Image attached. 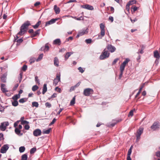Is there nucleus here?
Segmentation results:
<instances>
[{
    "instance_id": "5fc2aeb1",
    "label": "nucleus",
    "mask_w": 160,
    "mask_h": 160,
    "mask_svg": "<svg viewBox=\"0 0 160 160\" xmlns=\"http://www.w3.org/2000/svg\"><path fill=\"white\" fill-rule=\"evenodd\" d=\"M144 47H143L142 46V48L141 50H140V51H139V52H138V53H140L141 54L143 53V50H144Z\"/></svg>"
},
{
    "instance_id": "f257e3e1",
    "label": "nucleus",
    "mask_w": 160,
    "mask_h": 160,
    "mask_svg": "<svg viewBox=\"0 0 160 160\" xmlns=\"http://www.w3.org/2000/svg\"><path fill=\"white\" fill-rule=\"evenodd\" d=\"M30 25L29 21H27L25 22L20 27V31L18 33L16 37H15V39L16 40L18 39L19 37L18 35H22L24 34L27 31L28 27Z\"/></svg>"
},
{
    "instance_id": "09e8293b",
    "label": "nucleus",
    "mask_w": 160,
    "mask_h": 160,
    "mask_svg": "<svg viewBox=\"0 0 160 160\" xmlns=\"http://www.w3.org/2000/svg\"><path fill=\"white\" fill-rule=\"evenodd\" d=\"M55 90L59 93H60L61 92V88H58V87H56Z\"/></svg>"
},
{
    "instance_id": "0e129e2a",
    "label": "nucleus",
    "mask_w": 160,
    "mask_h": 160,
    "mask_svg": "<svg viewBox=\"0 0 160 160\" xmlns=\"http://www.w3.org/2000/svg\"><path fill=\"white\" fill-rule=\"evenodd\" d=\"M57 96V94L55 93H53L51 96L50 98H56Z\"/></svg>"
},
{
    "instance_id": "a19ab883",
    "label": "nucleus",
    "mask_w": 160,
    "mask_h": 160,
    "mask_svg": "<svg viewBox=\"0 0 160 160\" xmlns=\"http://www.w3.org/2000/svg\"><path fill=\"white\" fill-rule=\"evenodd\" d=\"M131 8L133 9V12H134L138 10V8L136 6H132Z\"/></svg>"
},
{
    "instance_id": "b1692460",
    "label": "nucleus",
    "mask_w": 160,
    "mask_h": 160,
    "mask_svg": "<svg viewBox=\"0 0 160 160\" xmlns=\"http://www.w3.org/2000/svg\"><path fill=\"white\" fill-rule=\"evenodd\" d=\"M47 84H44L43 85V88L42 91V93L43 94H44L47 91Z\"/></svg>"
},
{
    "instance_id": "2eb2a0df",
    "label": "nucleus",
    "mask_w": 160,
    "mask_h": 160,
    "mask_svg": "<svg viewBox=\"0 0 160 160\" xmlns=\"http://www.w3.org/2000/svg\"><path fill=\"white\" fill-rule=\"evenodd\" d=\"M5 84L2 83L1 84V88L2 91L3 92H8L7 89L5 88Z\"/></svg>"
},
{
    "instance_id": "7c9ffc66",
    "label": "nucleus",
    "mask_w": 160,
    "mask_h": 160,
    "mask_svg": "<svg viewBox=\"0 0 160 160\" xmlns=\"http://www.w3.org/2000/svg\"><path fill=\"white\" fill-rule=\"evenodd\" d=\"M37 149L35 147L32 148L30 150V153L31 154L34 153L36 151Z\"/></svg>"
},
{
    "instance_id": "c03bdc74",
    "label": "nucleus",
    "mask_w": 160,
    "mask_h": 160,
    "mask_svg": "<svg viewBox=\"0 0 160 160\" xmlns=\"http://www.w3.org/2000/svg\"><path fill=\"white\" fill-rule=\"evenodd\" d=\"M35 81L38 84H40L39 79L38 78V77L37 76L35 77Z\"/></svg>"
},
{
    "instance_id": "e2e57ef3",
    "label": "nucleus",
    "mask_w": 160,
    "mask_h": 160,
    "mask_svg": "<svg viewBox=\"0 0 160 160\" xmlns=\"http://www.w3.org/2000/svg\"><path fill=\"white\" fill-rule=\"evenodd\" d=\"M74 18L78 20H80L83 19V18L82 17H81L78 18L75 17Z\"/></svg>"
},
{
    "instance_id": "f8f14e48",
    "label": "nucleus",
    "mask_w": 160,
    "mask_h": 160,
    "mask_svg": "<svg viewBox=\"0 0 160 160\" xmlns=\"http://www.w3.org/2000/svg\"><path fill=\"white\" fill-rule=\"evenodd\" d=\"M130 61L129 59L127 58L121 64L120 66V68L124 69L125 66Z\"/></svg>"
},
{
    "instance_id": "a18cd8bd",
    "label": "nucleus",
    "mask_w": 160,
    "mask_h": 160,
    "mask_svg": "<svg viewBox=\"0 0 160 160\" xmlns=\"http://www.w3.org/2000/svg\"><path fill=\"white\" fill-rule=\"evenodd\" d=\"M27 69V66L26 65H24L22 67V70L23 71H25Z\"/></svg>"
},
{
    "instance_id": "a211bd4d",
    "label": "nucleus",
    "mask_w": 160,
    "mask_h": 160,
    "mask_svg": "<svg viewBox=\"0 0 160 160\" xmlns=\"http://www.w3.org/2000/svg\"><path fill=\"white\" fill-rule=\"evenodd\" d=\"M40 29H38L35 32L33 33L32 34V35L31 36V37L32 38H33L35 37H36L37 35H38L40 33Z\"/></svg>"
},
{
    "instance_id": "20e7f679",
    "label": "nucleus",
    "mask_w": 160,
    "mask_h": 160,
    "mask_svg": "<svg viewBox=\"0 0 160 160\" xmlns=\"http://www.w3.org/2000/svg\"><path fill=\"white\" fill-rule=\"evenodd\" d=\"M93 90L92 89L88 88L84 89L83 93L85 96H88L91 94H92L93 93Z\"/></svg>"
},
{
    "instance_id": "72a5a7b5",
    "label": "nucleus",
    "mask_w": 160,
    "mask_h": 160,
    "mask_svg": "<svg viewBox=\"0 0 160 160\" xmlns=\"http://www.w3.org/2000/svg\"><path fill=\"white\" fill-rule=\"evenodd\" d=\"M25 148L24 147H21L19 148V151L20 152H22L24 151Z\"/></svg>"
},
{
    "instance_id": "ddd939ff",
    "label": "nucleus",
    "mask_w": 160,
    "mask_h": 160,
    "mask_svg": "<svg viewBox=\"0 0 160 160\" xmlns=\"http://www.w3.org/2000/svg\"><path fill=\"white\" fill-rule=\"evenodd\" d=\"M58 19L55 18V19H51L50 20L47 22H46L45 26H47L50 24H52L55 23L56 21Z\"/></svg>"
},
{
    "instance_id": "6ab92c4d",
    "label": "nucleus",
    "mask_w": 160,
    "mask_h": 160,
    "mask_svg": "<svg viewBox=\"0 0 160 160\" xmlns=\"http://www.w3.org/2000/svg\"><path fill=\"white\" fill-rule=\"evenodd\" d=\"M53 9L56 14H58L59 13L60 11V8L58 7L56 5L54 6Z\"/></svg>"
},
{
    "instance_id": "4be33fe9",
    "label": "nucleus",
    "mask_w": 160,
    "mask_h": 160,
    "mask_svg": "<svg viewBox=\"0 0 160 160\" xmlns=\"http://www.w3.org/2000/svg\"><path fill=\"white\" fill-rule=\"evenodd\" d=\"M154 57L157 58H160L159 53L158 51H155L154 52Z\"/></svg>"
},
{
    "instance_id": "680f3d73",
    "label": "nucleus",
    "mask_w": 160,
    "mask_h": 160,
    "mask_svg": "<svg viewBox=\"0 0 160 160\" xmlns=\"http://www.w3.org/2000/svg\"><path fill=\"white\" fill-rule=\"evenodd\" d=\"M131 152L132 150H131V149H129L128 152L127 156H130Z\"/></svg>"
},
{
    "instance_id": "393cba45",
    "label": "nucleus",
    "mask_w": 160,
    "mask_h": 160,
    "mask_svg": "<svg viewBox=\"0 0 160 160\" xmlns=\"http://www.w3.org/2000/svg\"><path fill=\"white\" fill-rule=\"evenodd\" d=\"M1 81L3 82H5L6 80V75L5 74H3L1 78Z\"/></svg>"
},
{
    "instance_id": "473e14b6",
    "label": "nucleus",
    "mask_w": 160,
    "mask_h": 160,
    "mask_svg": "<svg viewBox=\"0 0 160 160\" xmlns=\"http://www.w3.org/2000/svg\"><path fill=\"white\" fill-rule=\"evenodd\" d=\"M54 79H56L57 81H60V74L58 73L57 74L56 77Z\"/></svg>"
},
{
    "instance_id": "a878e982",
    "label": "nucleus",
    "mask_w": 160,
    "mask_h": 160,
    "mask_svg": "<svg viewBox=\"0 0 160 160\" xmlns=\"http://www.w3.org/2000/svg\"><path fill=\"white\" fill-rule=\"evenodd\" d=\"M41 23V21H39L35 25L32 26V27L34 29H37L38 28V26L40 25Z\"/></svg>"
},
{
    "instance_id": "c756f323",
    "label": "nucleus",
    "mask_w": 160,
    "mask_h": 160,
    "mask_svg": "<svg viewBox=\"0 0 160 160\" xmlns=\"http://www.w3.org/2000/svg\"><path fill=\"white\" fill-rule=\"evenodd\" d=\"M18 103L17 101L14 100V101L12 102V104L13 106L16 107L18 105Z\"/></svg>"
},
{
    "instance_id": "cd10ccee",
    "label": "nucleus",
    "mask_w": 160,
    "mask_h": 160,
    "mask_svg": "<svg viewBox=\"0 0 160 160\" xmlns=\"http://www.w3.org/2000/svg\"><path fill=\"white\" fill-rule=\"evenodd\" d=\"M136 110L135 108L133 109L132 110H131L130 112H129L128 114V116L129 117L130 116H131V117L132 116H133V113Z\"/></svg>"
},
{
    "instance_id": "412c9836",
    "label": "nucleus",
    "mask_w": 160,
    "mask_h": 160,
    "mask_svg": "<svg viewBox=\"0 0 160 160\" xmlns=\"http://www.w3.org/2000/svg\"><path fill=\"white\" fill-rule=\"evenodd\" d=\"M73 53V52H67L65 55L64 57L65 60H67L69 57Z\"/></svg>"
},
{
    "instance_id": "338daca9",
    "label": "nucleus",
    "mask_w": 160,
    "mask_h": 160,
    "mask_svg": "<svg viewBox=\"0 0 160 160\" xmlns=\"http://www.w3.org/2000/svg\"><path fill=\"white\" fill-rule=\"evenodd\" d=\"M40 4V2H35L34 4V5L35 6H37L38 5H39Z\"/></svg>"
},
{
    "instance_id": "4d7b16f0",
    "label": "nucleus",
    "mask_w": 160,
    "mask_h": 160,
    "mask_svg": "<svg viewBox=\"0 0 160 160\" xmlns=\"http://www.w3.org/2000/svg\"><path fill=\"white\" fill-rule=\"evenodd\" d=\"M19 102L20 103H23L25 102V101L24 100V99L23 98H22L20 99L19 101Z\"/></svg>"
},
{
    "instance_id": "1a4fd4ad",
    "label": "nucleus",
    "mask_w": 160,
    "mask_h": 160,
    "mask_svg": "<svg viewBox=\"0 0 160 160\" xmlns=\"http://www.w3.org/2000/svg\"><path fill=\"white\" fill-rule=\"evenodd\" d=\"M81 7L83 8L91 10H92L94 9V8L92 6L88 4L82 5L81 6Z\"/></svg>"
},
{
    "instance_id": "3c124183",
    "label": "nucleus",
    "mask_w": 160,
    "mask_h": 160,
    "mask_svg": "<svg viewBox=\"0 0 160 160\" xmlns=\"http://www.w3.org/2000/svg\"><path fill=\"white\" fill-rule=\"evenodd\" d=\"M78 70H79V72L82 73L84 72V70L81 67H79L78 68Z\"/></svg>"
},
{
    "instance_id": "69168bd1",
    "label": "nucleus",
    "mask_w": 160,
    "mask_h": 160,
    "mask_svg": "<svg viewBox=\"0 0 160 160\" xmlns=\"http://www.w3.org/2000/svg\"><path fill=\"white\" fill-rule=\"evenodd\" d=\"M130 19L132 23H133L134 22H136L137 20V19L136 18H135L133 20H132L131 18H130Z\"/></svg>"
},
{
    "instance_id": "603ef678",
    "label": "nucleus",
    "mask_w": 160,
    "mask_h": 160,
    "mask_svg": "<svg viewBox=\"0 0 160 160\" xmlns=\"http://www.w3.org/2000/svg\"><path fill=\"white\" fill-rule=\"evenodd\" d=\"M56 119L55 118H54L53 119V120H52V122H51V123H50L49 125L50 126L52 125L53 124H54L55 122H56Z\"/></svg>"
},
{
    "instance_id": "aec40b11",
    "label": "nucleus",
    "mask_w": 160,
    "mask_h": 160,
    "mask_svg": "<svg viewBox=\"0 0 160 160\" xmlns=\"http://www.w3.org/2000/svg\"><path fill=\"white\" fill-rule=\"evenodd\" d=\"M49 49V47L48 45V44L47 43L45 44L44 47H42L41 49L42 50H44V52L47 51Z\"/></svg>"
},
{
    "instance_id": "8fccbe9b",
    "label": "nucleus",
    "mask_w": 160,
    "mask_h": 160,
    "mask_svg": "<svg viewBox=\"0 0 160 160\" xmlns=\"http://www.w3.org/2000/svg\"><path fill=\"white\" fill-rule=\"evenodd\" d=\"M29 123V122L26 120H22V121H21V123L22 124H28Z\"/></svg>"
},
{
    "instance_id": "4468645a",
    "label": "nucleus",
    "mask_w": 160,
    "mask_h": 160,
    "mask_svg": "<svg viewBox=\"0 0 160 160\" xmlns=\"http://www.w3.org/2000/svg\"><path fill=\"white\" fill-rule=\"evenodd\" d=\"M159 128V125L157 122H154L151 126V128L153 130H156Z\"/></svg>"
},
{
    "instance_id": "4c0bfd02",
    "label": "nucleus",
    "mask_w": 160,
    "mask_h": 160,
    "mask_svg": "<svg viewBox=\"0 0 160 160\" xmlns=\"http://www.w3.org/2000/svg\"><path fill=\"white\" fill-rule=\"evenodd\" d=\"M75 103V98L73 97L70 102V104L71 105H74Z\"/></svg>"
},
{
    "instance_id": "bb28decb",
    "label": "nucleus",
    "mask_w": 160,
    "mask_h": 160,
    "mask_svg": "<svg viewBox=\"0 0 160 160\" xmlns=\"http://www.w3.org/2000/svg\"><path fill=\"white\" fill-rule=\"evenodd\" d=\"M51 130V128H49L47 130L44 129L43 130V133L44 134H49Z\"/></svg>"
},
{
    "instance_id": "58836bf2",
    "label": "nucleus",
    "mask_w": 160,
    "mask_h": 160,
    "mask_svg": "<svg viewBox=\"0 0 160 160\" xmlns=\"http://www.w3.org/2000/svg\"><path fill=\"white\" fill-rule=\"evenodd\" d=\"M136 1L135 0H133L131 1H129L128 2V3L130 5H132L134 4H135L136 3Z\"/></svg>"
},
{
    "instance_id": "49530a36",
    "label": "nucleus",
    "mask_w": 160,
    "mask_h": 160,
    "mask_svg": "<svg viewBox=\"0 0 160 160\" xmlns=\"http://www.w3.org/2000/svg\"><path fill=\"white\" fill-rule=\"evenodd\" d=\"M19 76H20V77H19L18 79H19V82L20 83L21 82L22 80V72H21L20 73Z\"/></svg>"
},
{
    "instance_id": "2f4dec72",
    "label": "nucleus",
    "mask_w": 160,
    "mask_h": 160,
    "mask_svg": "<svg viewBox=\"0 0 160 160\" xmlns=\"http://www.w3.org/2000/svg\"><path fill=\"white\" fill-rule=\"evenodd\" d=\"M32 105L33 107H35L37 108L38 106V104L37 102H33L32 103Z\"/></svg>"
},
{
    "instance_id": "c85d7f7f",
    "label": "nucleus",
    "mask_w": 160,
    "mask_h": 160,
    "mask_svg": "<svg viewBox=\"0 0 160 160\" xmlns=\"http://www.w3.org/2000/svg\"><path fill=\"white\" fill-rule=\"evenodd\" d=\"M28 158L27 154H25L22 156L21 160H27Z\"/></svg>"
},
{
    "instance_id": "423d86ee",
    "label": "nucleus",
    "mask_w": 160,
    "mask_h": 160,
    "mask_svg": "<svg viewBox=\"0 0 160 160\" xmlns=\"http://www.w3.org/2000/svg\"><path fill=\"white\" fill-rule=\"evenodd\" d=\"M9 125V123L8 122H2L0 125V129L2 131H4L6 128L7 126Z\"/></svg>"
},
{
    "instance_id": "9d476101",
    "label": "nucleus",
    "mask_w": 160,
    "mask_h": 160,
    "mask_svg": "<svg viewBox=\"0 0 160 160\" xmlns=\"http://www.w3.org/2000/svg\"><path fill=\"white\" fill-rule=\"evenodd\" d=\"M33 133L34 136L38 137L41 135L42 133V132L40 129H37L33 131Z\"/></svg>"
},
{
    "instance_id": "37998d69",
    "label": "nucleus",
    "mask_w": 160,
    "mask_h": 160,
    "mask_svg": "<svg viewBox=\"0 0 160 160\" xmlns=\"http://www.w3.org/2000/svg\"><path fill=\"white\" fill-rule=\"evenodd\" d=\"M43 56V54H40L39 55V56L38 58L37 59V61H38L40 60L42 58Z\"/></svg>"
},
{
    "instance_id": "79ce46f5",
    "label": "nucleus",
    "mask_w": 160,
    "mask_h": 160,
    "mask_svg": "<svg viewBox=\"0 0 160 160\" xmlns=\"http://www.w3.org/2000/svg\"><path fill=\"white\" fill-rule=\"evenodd\" d=\"M59 82V81H57V80H56V79H54L53 80V84L55 86H56L57 85L58 82Z\"/></svg>"
},
{
    "instance_id": "9b49d317",
    "label": "nucleus",
    "mask_w": 160,
    "mask_h": 160,
    "mask_svg": "<svg viewBox=\"0 0 160 160\" xmlns=\"http://www.w3.org/2000/svg\"><path fill=\"white\" fill-rule=\"evenodd\" d=\"M8 148L9 146L8 145H4L1 149L0 152L2 153H5Z\"/></svg>"
},
{
    "instance_id": "dca6fc26",
    "label": "nucleus",
    "mask_w": 160,
    "mask_h": 160,
    "mask_svg": "<svg viewBox=\"0 0 160 160\" xmlns=\"http://www.w3.org/2000/svg\"><path fill=\"white\" fill-rule=\"evenodd\" d=\"M53 44L59 45L61 44V41L60 39H57L53 41Z\"/></svg>"
},
{
    "instance_id": "6e6d98bb",
    "label": "nucleus",
    "mask_w": 160,
    "mask_h": 160,
    "mask_svg": "<svg viewBox=\"0 0 160 160\" xmlns=\"http://www.w3.org/2000/svg\"><path fill=\"white\" fill-rule=\"evenodd\" d=\"M29 128H30L28 124L25 125V126H24L25 129L26 130H28L29 129Z\"/></svg>"
},
{
    "instance_id": "ea45409f",
    "label": "nucleus",
    "mask_w": 160,
    "mask_h": 160,
    "mask_svg": "<svg viewBox=\"0 0 160 160\" xmlns=\"http://www.w3.org/2000/svg\"><path fill=\"white\" fill-rule=\"evenodd\" d=\"M92 39H87L85 40V42L87 44H89L91 43Z\"/></svg>"
},
{
    "instance_id": "5701e85b",
    "label": "nucleus",
    "mask_w": 160,
    "mask_h": 160,
    "mask_svg": "<svg viewBox=\"0 0 160 160\" xmlns=\"http://www.w3.org/2000/svg\"><path fill=\"white\" fill-rule=\"evenodd\" d=\"M20 95L19 94H18L13 96L12 98L13 100L17 101V100L20 98Z\"/></svg>"
},
{
    "instance_id": "13d9d810",
    "label": "nucleus",
    "mask_w": 160,
    "mask_h": 160,
    "mask_svg": "<svg viewBox=\"0 0 160 160\" xmlns=\"http://www.w3.org/2000/svg\"><path fill=\"white\" fill-rule=\"evenodd\" d=\"M19 122L20 121H18L14 123V127H16L17 126H18Z\"/></svg>"
},
{
    "instance_id": "052dcab7",
    "label": "nucleus",
    "mask_w": 160,
    "mask_h": 160,
    "mask_svg": "<svg viewBox=\"0 0 160 160\" xmlns=\"http://www.w3.org/2000/svg\"><path fill=\"white\" fill-rule=\"evenodd\" d=\"M109 20L111 21V22H112L113 21V18L112 17L110 16L109 17Z\"/></svg>"
},
{
    "instance_id": "c9c22d12",
    "label": "nucleus",
    "mask_w": 160,
    "mask_h": 160,
    "mask_svg": "<svg viewBox=\"0 0 160 160\" xmlns=\"http://www.w3.org/2000/svg\"><path fill=\"white\" fill-rule=\"evenodd\" d=\"M38 88V87L36 85H34L32 88V90L33 91H35Z\"/></svg>"
},
{
    "instance_id": "864d4df0",
    "label": "nucleus",
    "mask_w": 160,
    "mask_h": 160,
    "mask_svg": "<svg viewBox=\"0 0 160 160\" xmlns=\"http://www.w3.org/2000/svg\"><path fill=\"white\" fill-rule=\"evenodd\" d=\"M118 60L119 59L118 58H117L115 59L112 63V65L115 64Z\"/></svg>"
},
{
    "instance_id": "e433bc0d",
    "label": "nucleus",
    "mask_w": 160,
    "mask_h": 160,
    "mask_svg": "<svg viewBox=\"0 0 160 160\" xmlns=\"http://www.w3.org/2000/svg\"><path fill=\"white\" fill-rule=\"evenodd\" d=\"M15 132L18 135H19L21 132V131L18 128H16L15 130Z\"/></svg>"
},
{
    "instance_id": "7ed1b4c3",
    "label": "nucleus",
    "mask_w": 160,
    "mask_h": 160,
    "mask_svg": "<svg viewBox=\"0 0 160 160\" xmlns=\"http://www.w3.org/2000/svg\"><path fill=\"white\" fill-rule=\"evenodd\" d=\"M110 53L108 51L106 50L105 48L102 52L100 56V59L101 60H103L108 58L109 56Z\"/></svg>"
},
{
    "instance_id": "39448f33",
    "label": "nucleus",
    "mask_w": 160,
    "mask_h": 160,
    "mask_svg": "<svg viewBox=\"0 0 160 160\" xmlns=\"http://www.w3.org/2000/svg\"><path fill=\"white\" fill-rule=\"evenodd\" d=\"M88 32V29L87 28L86 29H82L80 31L77 36V37L78 38L80 36L83 35L84 34H87Z\"/></svg>"
},
{
    "instance_id": "0eeeda50",
    "label": "nucleus",
    "mask_w": 160,
    "mask_h": 160,
    "mask_svg": "<svg viewBox=\"0 0 160 160\" xmlns=\"http://www.w3.org/2000/svg\"><path fill=\"white\" fill-rule=\"evenodd\" d=\"M106 48L111 53L114 52L116 50V48L111 44H108Z\"/></svg>"
},
{
    "instance_id": "774afa93",
    "label": "nucleus",
    "mask_w": 160,
    "mask_h": 160,
    "mask_svg": "<svg viewBox=\"0 0 160 160\" xmlns=\"http://www.w3.org/2000/svg\"><path fill=\"white\" fill-rule=\"evenodd\" d=\"M34 32V31L33 29H30L28 31V32L31 34V35H32V34Z\"/></svg>"
},
{
    "instance_id": "6e6552de",
    "label": "nucleus",
    "mask_w": 160,
    "mask_h": 160,
    "mask_svg": "<svg viewBox=\"0 0 160 160\" xmlns=\"http://www.w3.org/2000/svg\"><path fill=\"white\" fill-rule=\"evenodd\" d=\"M143 129L142 128H140L137 130L136 134L137 140L140 139V136L143 132Z\"/></svg>"
},
{
    "instance_id": "f704fd0d",
    "label": "nucleus",
    "mask_w": 160,
    "mask_h": 160,
    "mask_svg": "<svg viewBox=\"0 0 160 160\" xmlns=\"http://www.w3.org/2000/svg\"><path fill=\"white\" fill-rule=\"evenodd\" d=\"M124 69L120 68V75H119V78L120 79L123 73V72Z\"/></svg>"
},
{
    "instance_id": "f3484780",
    "label": "nucleus",
    "mask_w": 160,
    "mask_h": 160,
    "mask_svg": "<svg viewBox=\"0 0 160 160\" xmlns=\"http://www.w3.org/2000/svg\"><path fill=\"white\" fill-rule=\"evenodd\" d=\"M54 64L57 67H58L59 66V60L58 58L57 57H56L54 58Z\"/></svg>"
},
{
    "instance_id": "bf43d9fd",
    "label": "nucleus",
    "mask_w": 160,
    "mask_h": 160,
    "mask_svg": "<svg viewBox=\"0 0 160 160\" xmlns=\"http://www.w3.org/2000/svg\"><path fill=\"white\" fill-rule=\"evenodd\" d=\"M130 5L128 3H127V5L126 6V9L128 11H129V6Z\"/></svg>"
},
{
    "instance_id": "de8ad7c7",
    "label": "nucleus",
    "mask_w": 160,
    "mask_h": 160,
    "mask_svg": "<svg viewBox=\"0 0 160 160\" xmlns=\"http://www.w3.org/2000/svg\"><path fill=\"white\" fill-rule=\"evenodd\" d=\"M45 106L47 107L50 108L51 107V104L48 102H47L45 103Z\"/></svg>"
},
{
    "instance_id": "f03ea898",
    "label": "nucleus",
    "mask_w": 160,
    "mask_h": 160,
    "mask_svg": "<svg viewBox=\"0 0 160 160\" xmlns=\"http://www.w3.org/2000/svg\"><path fill=\"white\" fill-rule=\"evenodd\" d=\"M100 34L98 35L97 39H101L103 37L105 34V26L104 24L103 23H101L100 25Z\"/></svg>"
}]
</instances>
